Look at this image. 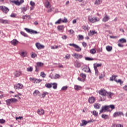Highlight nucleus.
<instances>
[{"label": "nucleus", "instance_id": "obj_33", "mask_svg": "<svg viewBox=\"0 0 127 127\" xmlns=\"http://www.w3.org/2000/svg\"><path fill=\"white\" fill-rule=\"evenodd\" d=\"M85 59L87 61H93V60H95V59L91 58L90 57H85Z\"/></svg>", "mask_w": 127, "mask_h": 127}, {"label": "nucleus", "instance_id": "obj_8", "mask_svg": "<svg viewBox=\"0 0 127 127\" xmlns=\"http://www.w3.org/2000/svg\"><path fill=\"white\" fill-rule=\"evenodd\" d=\"M119 116H125V114L122 112H116L114 113V118H116V117H119Z\"/></svg>", "mask_w": 127, "mask_h": 127}, {"label": "nucleus", "instance_id": "obj_28", "mask_svg": "<svg viewBox=\"0 0 127 127\" xmlns=\"http://www.w3.org/2000/svg\"><path fill=\"white\" fill-rule=\"evenodd\" d=\"M100 107H101V105L98 103H95V104H94V107L95 109H100Z\"/></svg>", "mask_w": 127, "mask_h": 127}, {"label": "nucleus", "instance_id": "obj_54", "mask_svg": "<svg viewBox=\"0 0 127 127\" xmlns=\"http://www.w3.org/2000/svg\"><path fill=\"white\" fill-rule=\"evenodd\" d=\"M62 39L64 40H65V39H67L68 38V37L66 35H64L62 37Z\"/></svg>", "mask_w": 127, "mask_h": 127}, {"label": "nucleus", "instance_id": "obj_60", "mask_svg": "<svg viewBox=\"0 0 127 127\" xmlns=\"http://www.w3.org/2000/svg\"><path fill=\"white\" fill-rule=\"evenodd\" d=\"M66 59H70V54H67L65 55Z\"/></svg>", "mask_w": 127, "mask_h": 127}, {"label": "nucleus", "instance_id": "obj_29", "mask_svg": "<svg viewBox=\"0 0 127 127\" xmlns=\"http://www.w3.org/2000/svg\"><path fill=\"white\" fill-rule=\"evenodd\" d=\"M97 32L96 31H90V32L89 33V35H94V34H96Z\"/></svg>", "mask_w": 127, "mask_h": 127}, {"label": "nucleus", "instance_id": "obj_41", "mask_svg": "<svg viewBox=\"0 0 127 127\" xmlns=\"http://www.w3.org/2000/svg\"><path fill=\"white\" fill-rule=\"evenodd\" d=\"M94 4H97V5H98L99 4H101V0H96L95 1Z\"/></svg>", "mask_w": 127, "mask_h": 127}, {"label": "nucleus", "instance_id": "obj_56", "mask_svg": "<svg viewBox=\"0 0 127 127\" xmlns=\"http://www.w3.org/2000/svg\"><path fill=\"white\" fill-rule=\"evenodd\" d=\"M95 71V75L96 76H98L99 75V70L97 69H94Z\"/></svg>", "mask_w": 127, "mask_h": 127}, {"label": "nucleus", "instance_id": "obj_37", "mask_svg": "<svg viewBox=\"0 0 127 127\" xmlns=\"http://www.w3.org/2000/svg\"><path fill=\"white\" fill-rule=\"evenodd\" d=\"M38 114L41 116V115H43V114H44V111L41 109L39 110Z\"/></svg>", "mask_w": 127, "mask_h": 127}, {"label": "nucleus", "instance_id": "obj_3", "mask_svg": "<svg viewBox=\"0 0 127 127\" xmlns=\"http://www.w3.org/2000/svg\"><path fill=\"white\" fill-rule=\"evenodd\" d=\"M24 30H26L28 33H30V34H38L39 32H37V31L28 29L27 28H24Z\"/></svg>", "mask_w": 127, "mask_h": 127}, {"label": "nucleus", "instance_id": "obj_32", "mask_svg": "<svg viewBox=\"0 0 127 127\" xmlns=\"http://www.w3.org/2000/svg\"><path fill=\"white\" fill-rule=\"evenodd\" d=\"M20 34H21V35H23V36H24V37H28V35H27V34L25 33L23 31H21Z\"/></svg>", "mask_w": 127, "mask_h": 127}, {"label": "nucleus", "instance_id": "obj_34", "mask_svg": "<svg viewBox=\"0 0 127 127\" xmlns=\"http://www.w3.org/2000/svg\"><path fill=\"white\" fill-rule=\"evenodd\" d=\"M90 53L91 54H96V49H92L90 50Z\"/></svg>", "mask_w": 127, "mask_h": 127}, {"label": "nucleus", "instance_id": "obj_61", "mask_svg": "<svg viewBox=\"0 0 127 127\" xmlns=\"http://www.w3.org/2000/svg\"><path fill=\"white\" fill-rule=\"evenodd\" d=\"M15 16H16V14H15V13H12L10 15L11 17H15Z\"/></svg>", "mask_w": 127, "mask_h": 127}, {"label": "nucleus", "instance_id": "obj_6", "mask_svg": "<svg viewBox=\"0 0 127 127\" xmlns=\"http://www.w3.org/2000/svg\"><path fill=\"white\" fill-rule=\"evenodd\" d=\"M10 2H12V3H14L15 4H16V5H20L21 3H23V2H24V0H20V1H19L18 0H10Z\"/></svg>", "mask_w": 127, "mask_h": 127}, {"label": "nucleus", "instance_id": "obj_49", "mask_svg": "<svg viewBox=\"0 0 127 127\" xmlns=\"http://www.w3.org/2000/svg\"><path fill=\"white\" fill-rule=\"evenodd\" d=\"M42 79H37L36 78V84H38L39 83H40V82H42Z\"/></svg>", "mask_w": 127, "mask_h": 127}, {"label": "nucleus", "instance_id": "obj_55", "mask_svg": "<svg viewBox=\"0 0 127 127\" xmlns=\"http://www.w3.org/2000/svg\"><path fill=\"white\" fill-rule=\"evenodd\" d=\"M4 24H9V21L4 20Z\"/></svg>", "mask_w": 127, "mask_h": 127}, {"label": "nucleus", "instance_id": "obj_42", "mask_svg": "<svg viewBox=\"0 0 127 127\" xmlns=\"http://www.w3.org/2000/svg\"><path fill=\"white\" fill-rule=\"evenodd\" d=\"M107 95H108V98H112V96H113V95H114V93H112V92H107Z\"/></svg>", "mask_w": 127, "mask_h": 127}, {"label": "nucleus", "instance_id": "obj_51", "mask_svg": "<svg viewBox=\"0 0 127 127\" xmlns=\"http://www.w3.org/2000/svg\"><path fill=\"white\" fill-rule=\"evenodd\" d=\"M37 57V55L35 53H33L31 54V58H35V57Z\"/></svg>", "mask_w": 127, "mask_h": 127}, {"label": "nucleus", "instance_id": "obj_24", "mask_svg": "<svg viewBox=\"0 0 127 127\" xmlns=\"http://www.w3.org/2000/svg\"><path fill=\"white\" fill-rule=\"evenodd\" d=\"M45 87H46V88H48V89H50V88H52V84H51V83H46L45 85Z\"/></svg>", "mask_w": 127, "mask_h": 127}, {"label": "nucleus", "instance_id": "obj_46", "mask_svg": "<svg viewBox=\"0 0 127 127\" xmlns=\"http://www.w3.org/2000/svg\"><path fill=\"white\" fill-rule=\"evenodd\" d=\"M41 76L43 78H45V77H46V74L44 73V72H41Z\"/></svg>", "mask_w": 127, "mask_h": 127}, {"label": "nucleus", "instance_id": "obj_13", "mask_svg": "<svg viewBox=\"0 0 127 127\" xmlns=\"http://www.w3.org/2000/svg\"><path fill=\"white\" fill-rule=\"evenodd\" d=\"M88 124V122L85 120H81V123L80 124V127H84V126H86Z\"/></svg>", "mask_w": 127, "mask_h": 127}, {"label": "nucleus", "instance_id": "obj_23", "mask_svg": "<svg viewBox=\"0 0 127 127\" xmlns=\"http://www.w3.org/2000/svg\"><path fill=\"white\" fill-rule=\"evenodd\" d=\"M58 30L59 31H62L64 29V25H60L57 27Z\"/></svg>", "mask_w": 127, "mask_h": 127}, {"label": "nucleus", "instance_id": "obj_48", "mask_svg": "<svg viewBox=\"0 0 127 127\" xmlns=\"http://www.w3.org/2000/svg\"><path fill=\"white\" fill-rule=\"evenodd\" d=\"M26 10H27V7H24L22 8V11H23V13H24Z\"/></svg>", "mask_w": 127, "mask_h": 127}, {"label": "nucleus", "instance_id": "obj_39", "mask_svg": "<svg viewBox=\"0 0 127 127\" xmlns=\"http://www.w3.org/2000/svg\"><path fill=\"white\" fill-rule=\"evenodd\" d=\"M62 22H63L64 23H67V22H68V20L67 19V18L64 17V19L63 20H62Z\"/></svg>", "mask_w": 127, "mask_h": 127}, {"label": "nucleus", "instance_id": "obj_58", "mask_svg": "<svg viewBox=\"0 0 127 127\" xmlns=\"http://www.w3.org/2000/svg\"><path fill=\"white\" fill-rule=\"evenodd\" d=\"M59 77H60V75L58 74H56L55 75V76L54 77V79H58V78H59Z\"/></svg>", "mask_w": 127, "mask_h": 127}, {"label": "nucleus", "instance_id": "obj_17", "mask_svg": "<svg viewBox=\"0 0 127 127\" xmlns=\"http://www.w3.org/2000/svg\"><path fill=\"white\" fill-rule=\"evenodd\" d=\"M74 89L75 90V91H80V90H82V86L75 85Z\"/></svg>", "mask_w": 127, "mask_h": 127}, {"label": "nucleus", "instance_id": "obj_63", "mask_svg": "<svg viewBox=\"0 0 127 127\" xmlns=\"http://www.w3.org/2000/svg\"><path fill=\"white\" fill-rule=\"evenodd\" d=\"M116 127H124V126H122V125H121V124H117V125H116Z\"/></svg>", "mask_w": 127, "mask_h": 127}, {"label": "nucleus", "instance_id": "obj_25", "mask_svg": "<svg viewBox=\"0 0 127 127\" xmlns=\"http://www.w3.org/2000/svg\"><path fill=\"white\" fill-rule=\"evenodd\" d=\"M118 42H121V43H126L127 40L125 38H122L118 41Z\"/></svg>", "mask_w": 127, "mask_h": 127}, {"label": "nucleus", "instance_id": "obj_62", "mask_svg": "<svg viewBox=\"0 0 127 127\" xmlns=\"http://www.w3.org/2000/svg\"><path fill=\"white\" fill-rule=\"evenodd\" d=\"M82 46H83V47H86L87 46V43H85V42H82Z\"/></svg>", "mask_w": 127, "mask_h": 127}, {"label": "nucleus", "instance_id": "obj_7", "mask_svg": "<svg viewBox=\"0 0 127 127\" xmlns=\"http://www.w3.org/2000/svg\"><path fill=\"white\" fill-rule=\"evenodd\" d=\"M23 87V85L21 83H18L14 85V88L15 90H19V89H22Z\"/></svg>", "mask_w": 127, "mask_h": 127}, {"label": "nucleus", "instance_id": "obj_38", "mask_svg": "<svg viewBox=\"0 0 127 127\" xmlns=\"http://www.w3.org/2000/svg\"><path fill=\"white\" fill-rule=\"evenodd\" d=\"M48 94L49 93L47 92H44L42 94V98H45V96H46V95H48Z\"/></svg>", "mask_w": 127, "mask_h": 127}, {"label": "nucleus", "instance_id": "obj_21", "mask_svg": "<svg viewBox=\"0 0 127 127\" xmlns=\"http://www.w3.org/2000/svg\"><path fill=\"white\" fill-rule=\"evenodd\" d=\"M106 49L108 52H111L113 49V47L112 46H107L106 47Z\"/></svg>", "mask_w": 127, "mask_h": 127}, {"label": "nucleus", "instance_id": "obj_27", "mask_svg": "<svg viewBox=\"0 0 127 127\" xmlns=\"http://www.w3.org/2000/svg\"><path fill=\"white\" fill-rule=\"evenodd\" d=\"M91 114H92L94 117H98V112L96 111H91Z\"/></svg>", "mask_w": 127, "mask_h": 127}, {"label": "nucleus", "instance_id": "obj_4", "mask_svg": "<svg viewBox=\"0 0 127 127\" xmlns=\"http://www.w3.org/2000/svg\"><path fill=\"white\" fill-rule=\"evenodd\" d=\"M109 110L108 105L103 106L102 107V109L100 110V114H102V113H104V112H106V111H107V112H110Z\"/></svg>", "mask_w": 127, "mask_h": 127}, {"label": "nucleus", "instance_id": "obj_19", "mask_svg": "<svg viewBox=\"0 0 127 127\" xmlns=\"http://www.w3.org/2000/svg\"><path fill=\"white\" fill-rule=\"evenodd\" d=\"M33 96H40V92L39 91L36 90L33 93Z\"/></svg>", "mask_w": 127, "mask_h": 127}, {"label": "nucleus", "instance_id": "obj_10", "mask_svg": "<svg viewBox=\"0 0 127 127\" xmlns=\"http://www.w3.org/2000/svg\"><path fill=\"white\" fill-rule=\"evenodd\" d=\"M36 47H37V49H43L44 48V46L43 45L40 44L39 43H36Z\"/></svg>", "mask_w": 127, "mask_h": 127}, {"label": "nucleus", "instance_id": "obj_59", "mask_svg": "<svg viewBox=\"0 0 127 127\" xmlns=\"http://www.w3.org/2000/svg\"><path fill=\"white\" fill-rule=\"evenodd\" d=\"M69 46H72L73 47H74L75 48V47H76V46L77 45H76V44H69Z\"/></svg>", "mask_w": 127, "mask_h": 127}, {"label": "nucleus", "instance_id": "obj_18", "mask_svg": "<svg viewBox=\"0 0 127 127\" xmlns=\"http://www.w3.org/2000/svg\"><path fill=\"white\" fill-rule=\"evenodd\" d=\"M74 66L76 68H80V67H81V63L78 62H75L74 63Z\"/></svg>", "mask_w": 127, "mask_h": 127}, {"label": "nucleus", "instance_id": "obj_5", "mask_svg": "<svg viewBox=\"0 0 127 127\" xmlns=\"http://www.w3.org/2000/svg\"><path fill=\"white\" fill-rule=\"evenodd\" d=\"M0 10H2V12L4 13H7L9 11V9L5 6H0Z\"/></svg>", "mask_w": 127, "mask_h": 127}, {"label": "nucleus", "instance_id": "obj_47", "mask_svg": "<svg viewBox=\"0 0 127 127\" xmlns=\"http://www.w3.org/2000/svg\"><path fill=\"white\" fill-rule=\"evenodd\" d=\"M5 123V120L3 119H0V124H3Z\"/></svg>", "mask_w": 127, "mask_h": 127}, {"label": "nucleus", "instance_id": "obj_50", "mask_svg": "<svg viewBox=\"0 0 127 127\" xmlns=\"http://www.w3.org/2000/svg\"><path fill=\"white\" fill-rule=\"evenodd\" d=\"M46 7L48 8L49 7V5H50V2L49 1H47L46 2Z\"/></svg>", "mask_w": 127, "mask_h": 127}, {"label": "nucleus", "instance_id": "obj_31", "mask_svg": "<svg viewBox=\"0 0 127 127\" xmlns=\"http://www.w3.org/2000/svg\"><path fill=\"white\" fill-rule=\"evenodd\" d=\"M52 85H53V88L55 90H56L57 89V83L54 82V83H51Z\"/></svg>", "mask_w": 127, "mask_h": 127}, {"label": "nucleus", "instance_id": "obj_44", "mask_svg": "<svg viewBox=\"0 0 127 127\" xmlns=\"http://www.w3.org/2000/svg\"><path fill=\"white\" fill-rule=\"evenodd\" d=\"M68 89V86H64L61 89L62 91H66Z\"/></svg>", "mask_w": 127, "mask_h": 127}, {"label": "nucleus", "instance_id": "obj_20", "mask_svg": "<svg viewBox=\"0 0 127 127\" xmlns=\"http://www.w3.org/2000/svg\"><path fill=\"white\" fill-rule=\"evenodd\" d=\"M74 48L75 49V51H77V52H79L82 50V49L77 45L75 46V47Z\"/></svg>", "mask_w": 127, "mask_h": 127}, {"label": "nucleus", "instance_id": "obj_35", "mask_svg": "<svg viewBox=\"0 0 127 127\" xmlns=\"http://www.w3.org/2000/svg\"><path fill=\"white\" fill-rule=\"evenodd\" d=\"M44 64L41 62H38L37 63V65L38 67H42Z\"/></svg>", "mask_w": 127, "mask_h": 127}, {"label": "nucleus", "instance_id": "obj_36", "mask_svg": "<svg viewBox=\"0 0 127 127\" xmlns=\"http://www.w3.org/2000/svg\"><path fill=\"white\" fill-rule=\"evenodd\" d=\"M72 56L73 57H75V58H76V59H79V54H77V53H74L72 54Z\"/></svg>", "mask_w": 127, "mask_h": 127}, {"label": "nucleus", "instance_id": "obj_2", "mask_svg": "<svg viewBox=\"0 0 127 127\" xmlns=\"http://www.w3.org/2000/svg\"><path fill=\"white\" fill-rule=\"evenodd\" d=\"M7 106H10V104H14L17 102V99L15 98H11L5 101Z\"/></svg>", "mask_w": 127, "mask_h": 127}, {"label": "nucleus", "instance_id": "obj_16", "mask_svg": "<svg viewBox=\"0 0 127 127\" xmlns=\"http://www.w3.org/2000/svg\"><path fill=\"white\" fill-rule=\"evenodd\" d=\"M109 19H110V17H109V16H108V15H106L104 17H103L102 21L104 22H107V21H108V20H109Z\"/></svg>", "mask_w": 127, "mask_h": 127}, {"label": "nucleus", "instance_id": "obj_30", "mask_svg": "<svg viewBox=\"0 0 127 127\" xmlns=\"http://www.w3.org/2000/svg\"><path fill=\"white\" fill-rule=\"evenodd\" d=\"M80 77H82L83 78V82H84L85 81V79H86V74L80 73Z\"/></svg>", "mask_w": 127, "mask_h": 127}, {"label": "nucleus", "instance_id": "obj_64", "mask_svg": "<svg viewBox=\"0 0 127 127\" xmlns=\"http://www.w3.org/2000/svg\"><path fill=\"white\" fill-rule=\"evenodd\" d=\"M123 89L125 91H127V85H125L124 87H123Z\"/></svg>", "mask_w": 127, "mask_h": 127}, {"label": "nucleus", "instance_id": "obj_15", "mask_svg": "<svg viewBox=\"0 0 127 127\" xmlns=\"http://www.w3.org/2000/svg\"><path fill=\"white\" fill-rule=\"evenodd\" d=\"M15 77L16 78L17 77H19L20 75H21V71H16L14 73Z\"/></svg>", "mask_w": 127, "mask_h": 127}, {"label": "nucleus", "instance_id": "obj_12", "mask_svg": "<svg viewBox=\"0 0 127 127\" xmlns=\"http://www.w3.org/2000/svg\"><path fill=\"white\" fill-rule=\"evenodd\" d=\"M10 43L12 44V45H14V46H16V45L18 44V42L17 40L13 39L10 42Z\"/></svg>", "mask_w": 127, "mask_h": 127}, {"label": "nucleus", "instance_id": "obj_11", "mask_svg": "<svg viewBox=\"0 0 127 127\" xmlns=\"http://www.w3.org/2000/svg\"><path fill=\"white\" fill-rule=\"evenodd\" d=\"M95 17H92V16H88V21L89 22H91V23H95Z\"/></svg>", "mask_w": 127, "mask_h": 127}, {"label": "nucleus", "instance_id": "obj_22", "mask_svg": "<svg viewBox=\"0 0 127 127\" xmlns=\"http://www.w3.org/2000/svg\"><path fill=\"white\" fill-rule=\"evenodd\" d=\"M101 118L104 119V120H108L109 119V115L106 114H102L101 115Z\"/></svg>", "mask_w": 127, "mask_h": 127}, {"label": "nucleus", "instance_id": "obj_43", "mask_svg": "<svg viewBox=\"0 0 127 127\" xmlns=\"http://www.w3.org/2000/svg\"><path fill=\"white\" fill-rule=\"evenodd\" d=\"M32 70H33V68H32V67L30 66L29 67H28L27 68V71L28 72H32Z\"/></svg>", "mask_w": 127, "mask_h": 127}, {"label": "nucleus", "instance_id": "obj_14", "mask_svg": "<svg viewBox=\"0 0 127 127\" xmlns=\"http://www.w3.org/2000/svg\"><path fill=\"white\" fill-rule=\"evenodd\" d=\"M94 102H95V97H91L89 98L88 102H89L90 104H93Z\"/></svg>", "mask_w": 127, "mask_h": 127}, {"label": "nucleus", "instance_id": "obj_53", "mask_svg": "<svg viewBox=\"0 0 127 127\" xmlns=\"http://www.w3.org/2000/svg\"><path fill=\"white\" fill-rule=\"evenodd\" d=\"M30 4L31 5V6L33 7L35 5V3L32 1H31L30 2Z\"/></svg>", "mask_w": 127, "mask_h": 127}, {"label": "nucleus", "instance_id": "obj_45", "mask_svg": "<svg viewBox=\"0 0 127 127\" xmlns=\"http://www.w3.org/2000/svg\"><path fill=\"white\" fill-rule=\"evenodd\" d=\"M108 107L109 109L110 108L112 110H115V105H110Z\"/></svg>", "mask_w": 127, "mask_h": 127}, {"label": "nucleus", "instance_id": "obj_40", "mask_svg": "<svg viewBox=\"0 0 127 127\" xmlns=\"http://www.w3.org/2000/svg\"><path fill=\"white\" fill-rule=\"evenodd\" d=\"M62 22V19L60 18L58 21L55 22V24H60Z\"/></svg>", "mask_w": 127, "mask_h": 127}, {"label": "nucleus", "instance_id": "obj_57", "mask_svg": "<svg viewBox=\"0 0 127 127\" xmlns=\"http://www.w3.org/2000/svg\"><path fill=\"white\" fill-rule=\"evenodd\" d=\"M58 46H53L51 47V49H57Z\"/></svg>", "mask_w": 127, "mask_h": 127}, {"label": "nucleus", "instance_id": "obj_26", "mask_svg": "<svg viewBox=\"0 0 127 127\" xmlns=\"http://www.w3.org/2000/svg\"><path fill=\"white\" fill-rule=\"evenodd\" d=\"M27 54L25 52H22L20 53V55H21V57H26V55Z\"/></svg>", "mask_w": 127, "mask_h": 127}, {"label": "nucleus", "instance_id": "obj_1", "mask_svg": "<svg viewBox=\"0 0 127 127\" xmlns=\"http://www.w3.org/2000/svg\"><path fill=\"white\" fill-rule=\"evenodd\" d=\"M118 77V76L117 75H112L111 77H110V81H115V82H116V83H120V85H123V84H124V81H122V79H118L117 80V79H116V77Z\"/></svg>", "mask_w": 127, "mask_h": 127}, {"label": "nucleus", "instance_id": "obj_52", "mask_svg": "<svg viewBox=\"0 0 127 127\" xmlns=\"http://www.w3.org/2000/svg\"><path fill=\"white\" fill-rule=\"evenodd\" d=\"M30 81H32L33 83H36V81H35L36 80V78H33L30 77Z\"/></svg>", "mask_w": 127, "mask_h": 127}, {"label": "nucleus", "instance_id": "obj_9", "mask_svg": "<svg viewBox=\"0 0 127 127\" xmlns=\"http://www.w3.org/2000/svg\"><path fill=\"white\" fill-rule=\"evenodd\" d=\"M99 94L103 97H106L108 94V92H107V91L105 90H101L99 91Z\"/></svg>", "mask_w": 127, "mask_h": 127}]
</instances>
